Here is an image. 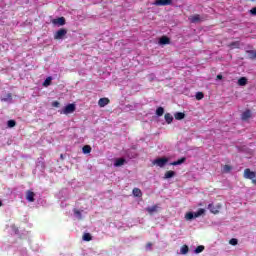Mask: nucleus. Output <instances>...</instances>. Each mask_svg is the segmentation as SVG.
Instances as JSON below:
<instances>
[{
  "instance_id": "obj_1",
  "label": "nucleus",
  "mask_w": 256,
  "mask_h": 256,
  "mask_svg": "<svg viewBox=\"0 0 256 256\" xmlns=\"http://www.w3.org/2000/svg\"><path fill=\"white\" fill-rule=\"evenodd\" d=\"M243 177L252 181L253 185H256V172L251 171V169L247 168L243 172Z\"/></svg>"
},
{
  "instance_id": "obj_2",
  "label": "nucleus",
  "mask_w": 256,
  "mask_h": 256,
  "mask_svg": "<svg viewBox=\"0 0 256 256\" xmlns=\"http://www.w3.org/2000/svg\"><path fill=\"white\" fill-rule=\"evenodd\" d=\"M76 111V104H68L64 107V109L61 111V114L69 115Z\"/></svg>"
},
{
  "instance_id": "obj_3",
  "label": "nucleus",
  "mask_w": 256,
  "mask_h": 256,
  "mask_svg": "<svg viewBox=\"0 0 256 256\" xmlns=\"http://www.w3.org/2000/svg\"><path fill=\"white\" fill-rule=\"evenodd\" d=\"M68 34V30L67 29H60V30H57L54 34V39L55 40H62L64 38V36H67Z\"/></svg>"
},
{
  "instance_id": "obj_4",
  "label": "nucleus",
  "mask_w": 256,
  "mask_h": 256,
  "mask_svg": "<svg viewBox=\"0 0 256 256\" xmlns=\"http://www.w3.org/2000/svg\"><path fill=\"white\" fill-rule=\"evenodd\" d=\"M167 162H169V159L166 157L157 158L154 161V165L158 166L159 168H164Z\"/></svg>"
},
{
  "instance_id": "obj_5",
  "label": "nucleus",
  "mask_w": 256,
  "mask_h": 256,
  "mask_svg": "<svg viewBox=\"0 0 256 256\" xmlns=\"http://www.w3.org/2000/svg\"><path fill=\"white\" fill-rule=\"evenodd\" d=\"M207 209H209L212 214L216 215L220 212L221 204H218L216 206L214 204H209L207 206Z\"/></svg>"
},
{
  "instance_id": "obj_6",
  "label": "nucleus",
  "mask_w": 256,
  "mask_h": 256,
  "mask_svg": "<svg viewBox=\"0 0 256 256\" xmlns=\"http://www.w3.org/2000/svg\"><path fill=\"white\" fill-rule=\"evenodd\" d=\"M173 0H156L154 5L156 6H169L172 5Z\"/></svg>"
},
{
  "instance_id": "obj_7",
  "label": "nucleus",
  "mask_w": 256,
  "mask_h": 256,
  "mask_svg": "<svg viewBox=\"0 0 256 256\" xmlns=\"http://www.w3.org/2000/svg\"><path fill=\"white\" fill-rule=\"evenodd\" d=\"M190 20L191 23L196 24V23H200L201 21H203L201 19L200 14H194L191 15L190 18H188Z\"/></svg>"
},
{
  "instance_id": "obj_8",
  "label": "nucleus",
  "mask_w": 256,
  "mask_h": 256,
  "mask_svg": "<svg viewBox=\"0 0 256 256\" xmlns=\"http://www.w3.org/2000/svg\"><path fill=\"white\" fill-rule=\"evenodd\" d=\"M26 200L29 202H34L35 201V193L32 190H27L26 191Z\"/></svg>"
},
{
  "instance_id": "obj_9",
  "label": "nucleus",
  "mask_w": 256,
  "mask_h": 256,
  "mask_svg": "<svg viewBox=\"0 0 256 256\" xmlns=\"http://www.w3.org/2000/svg\"><path fill=\"white\" fill-rule=\"evenodd\" d=\"M252 118V112H251V110H246V111H244L243 113H242V115H241V119L243 120V121H247L248 119H251Z\"/></svg>"
},
{
  "instance_id": "obj_10",
  "label": "nucleus",
  "mask_w": 256,
  "mask_h": 256,
  "mask_svg": "<svg viewBox=\"0 0 256 256\" xmlns=\"http://www.w3.org/2000/svg\"><path fill=\"white\" fill-rule=\"evenodd\" d=\"M109 103H110L109 98H100L99 101H98V105H99L100 108H104Z\"/></svg>"
},
{
  "instance_id": "obj_11",
  "label": "nucleus",
  "mask_w": 256,
  "mask_h": 256,
  "mask_svg": "<svg viewBox=\"0 0 256 256\" xmlns=\"http://www.w3.org/2000/svg\"><path fill=\"white\" fill-rule=\"evenodd\" d=\"M52 23L54 25H58V26H64L65 25V18L64 17H58L57 19H54L52 21Z\"/></svg>"
},
{
  "instance_id": "obj_12",
  "label": "nucleus",
  "mask_w": 256,
  "mask_h": 256,
  "mask_svg": "<svg viewBox=\"0 0 256 256\" xmlns=\"http://www.w3.org/2000/svg\"><path fill=\"white\" fill-rule=\"evenodd\" d=\"M171 40L169 37L163 36L159 39V45H170Z\"/></svg>"
},
{
  "instance_id": "obj_13",
  "label": "nucleus",
  "mask_w": 256,
  "mask_h": 256,
  "mask_svg": "<svg viewBox=\"0 0 256 256\" xmlns=\"http://www.w3.org/2000/svg\"><path fill=\"white\" fill-rule=\"evenodd\" d=\"M132 194H134V196L137 198H141L143 196L142 190L140 188L132 189Z\"/></svg>"
},
{
  "instance_id": "obj_14",
  "label": "nucleus",
  "mask_w": 256,
  "mask_h": 256,
  "mask_svg": "<svg viewBox=\"0 0 256 256\" xmlns=\"http://www.w3.org/2000/svg\"><path fill=\"white\" fill-rule=\"evenodd\" d=\"M185 161H187V158L182 157V158L178 159L177 161L170 163V165L171 166H179V165H182Z\"/></svg>"
},
{
  "instance_id": "obj_15",
  "label": "nucleus",
  "mask_w": 256,
  "mask_h": 256,
  "mask_svg": "<svg viewBox=\"0 0 256 256\" xmlns=\"http://www.w3.org/2000/svg\"><path fill=\"white\" fill-rule=\"evenodd\" d=\"M157 209H159V206L158 205H152L151 207H147L146 208V211L152 215L154 212H157Z\"/></svg>"
},
{
  "instance_id": "obj_16",
  "label": "nucleus",
  "mask_w": 256,
  "mask_h": 256,
  "mask_svg": "<svg viewBox=\"0 0 256 256\" xmlns=\"http://www.w3.org/2000/svg\"><path fill=\"white\" fill-rule=\"evenodd\" d=\"M125 162L126 160L124 158H118L116 162H114V167H122Z\"/></svg>"
},
{
  "instance_id": "obj_17",
  "label": "nucleus",
  "mask_w": 256,
  "mask_h": 256,
  "mask_svg": "<svg viewBox=\"0 0 256 256\" xmlns=\"http://www.w3.org/2000/svg\"><path fill=\"white\" fill-rule=\"evenodd\" d=\"M52 80H53V78H52L51 76H48V77L46 78V80L43 82V86H44V87L50 86V85L52 84Z\"/></svg>"
},
{
  "instance_id": "obj_18",
  "label": "nucleus",
  "mask_w": 256,
  "mask_h": 256,
  "mask_svg": "<svg viewBox=\"0 0 256 256\" xmlns=\"http://www.w3.org/2000/svg\"><path fill=\"white\" fill-rule=\"evenodd\" d=\"M92 151V148L90 145H85L82 147L83 154H89Z\"/></svg>"
},
{
  "instance_id": "obj_19",
  "label": "nucleus",
  "mask_w": 256,
  "mask_h": 256,
  "mask_svg": "<svg viewBox=\"0 0 256 256\" xmlns=\"http://www.w3.org/2000/svg\"><path fill=\"white\" fill-rule=\"evenodd\" d=\"M165 121L167 124H171L173 122V116L169 113L165 114Z\"/></svg>"
},
{
  "instance_id": "obj_20",
  "label": "nucleus",
  "mask_w": 256,
  "mask_h": 256,
  "mask_svg": "<svg viewBox=\"0 0 256 256\" xmlns=\"http://www.w3.org/2000/svg\"><path fill=\"white\" fill-rule=\"evenodd\" d=\"M82 239H83V241H85V242H90V241H92V236H91L90 233H84Z\"/></svg>"
},
{
  "instance_id": "obj_21",
  "label": "nucleus",
  "mask_w": 256,
  "mask_h": 256,
  "mask_svg": "<svg viewBox=\"0 0 256 256\" xmlns=\"http://www.w3.org/2000/svg\"><path fill=\"white\" fill-rule=\"evenodd\" d=\"M174 118H175L176 120H182V119L185 118V114L182 113V112H177L176 114H174Z\"/></svg>"
},
{
  "instance_id": "obj_22",
  "label": "nucleus",
  "mask_w": 256,
  "mask_h": 256,
  "mask_svg": "<svg viewBox=\"0 0 256 256\" xmlns=\"http://www.w3.org/2000/svg\"><path fill=\"white\" fill-rule=\"evenodd\" d=\"M232 169H233V168H232L230 165L225 164V165L223 166L222 172L227 174V173H230V171H231Z\"/></svg>"
},
{
  "instance_id": "obj_23",
  "label": "nucleus",
  "mask_w": 256,
  "mask_h": 256,
  "mask_svg": "<svg viewBox=\"0 0 256 256\" xmlns=\"http://www.w3.org/2000/svg\"><path fill=\"white\" fill-rule=\"evenodd\" d=\"M231 49H238L240 44L238 41H234V42H231L229 45H228Z\"/></svg>"
},
{
  "instance_id": "obj_24",
  "label": "nucleus",
  "mask_w": 256,
  "mask_h": 256,
  "mask_svg": "<svg viewBox=\"0 0 256 256\" xmlns=\"http://www.w3.org/2000/svg\"><path fill=\"white\" fill-rule=\"evenodd\" d=\"M238 85H240V86H245V85H247V78H246V77H241V78L238 80Z\"/></svg>"
},
{
  "instance_id": "obj_25",
  "label": "nucleus",
  "mask_w": 256,
  "mask_h": 256,
  "mask_svg": "<svg viewBox=\"0 0 256 256\" xmlns=\"http://www.w3.org/2000/svg\"><path fill=\"white\" fill-rule=\"evenodd\" d=\"M188 252H189V247L187 245H184L182 246V248H180V254L185 255V254H188Z\"/></svg>"
},
{
  "instance_id": "obj_26",
  "label": "nucleus",
  "mask_w": 256,
  "mask_h": 256,
  "mask_svg": "<svg viewBox=\"0 0 256 256\" xmlns=\"http://www.w3.org/2000/svg\"><path fill=\"white\" fill-rule=\"evenodd\" d=\"M164 114V108L163 107H158L157 110H156V115L158 117H162Z\"/></svg>"
},
{
  "instance_id": "obj_27",
  "label": "nucleus",
  "mask_w": 256,
  "mask_h": 256,
  "mask_svg": "<svg viewBox=\"0 0 256 256\" xmlns=\"http://www.w3.org/2000/svg\"><path fill=\"white\" fill-rule=\"evenodd\" d=\"M174 176H175V172L174 171L165 172V179H170V178H172Z\"/></svg>"
},
{
  "instance_id": "obj_28",
  "label": "nucleus",
  "mask_w": 256,
  "mask_h": 256,
  "mask_svg": "<svg viewBox=\"0 0 256 256\" xmlns=\"http://www.w3.org/2000/svg\"><path fill=\"white\" fill-rule=\"evenodd\" d=\"M195 97L197 101H201L205 98V95L202 92H197Z\"/></svg>"
},
{
  "instance_id": "obj_29",
  "label": "nucleus",
  "mask_w": 256,
  "mask_h": 256,
  "mask_svg": "<svg viewBox=\"0 0 256 256\" xmlns=\"http://www.w3.org/2000/svg\"><path fill=\"white\" fill-rule=\"evenodd\" d=\"M185 219H186V220H192V219H195V217H194V213H192V212H188V213H186V214H185Z\"/></svg>"
},
{
  "instance_id": "obj_30",
  "label": "nucleus",
  "mask_w": 256,
  "mask_h": 256,
  "mask_svg": "<svg viewBox=\"0 0 256 256\" xmlns=\"http://www.w3.org/2000/svg\"><path fill=\"white\" fill-rule=\"evenodd\" d=\"M202 251H205V246H197L196 249L194 250L196 254H199Z\"/></svg>"
},
{
  "instance_id": "obj_31",
  "label": "nucleus",
  "mask_w": 256,
  "mask_h": 256,
  "mask_svg": "<svg viewBox=\"0 0 256 256\" xmlns=\"http://www.w3.org/2000/svg\"><path fill=\"white\" fill-rule=\"evenodd\" d=\"M7 126H8V128H13V127H15V126H16V121H15V120H9V121L7 122Z\"/></svg>"
},
{
  "instance_id": "obj_32",
  "label": "nucleus",
  "mask_w": 256,
  "mask_h": 256,
  "mask_svg": "<svg viewBox=\"0 0 256 256\" xmlns=\"http://www.w3.org/2000/svg\"><path fill=\"white\" fill-rule=\"evenodd\" d=\"M248 53L250 54V59L251 60H255L256 59V51L250 50V51H248Z\"/></svg>"
},
{
  "instance_id": "obj_33",
  "label": "nucleus",
  "mask_w": 256,
  "mask_h": 256,
  "mask_svg": "<svg viewBox=\"0 0 256 256\" xmlns=\"http://www.w3.org/2000/svg\"><path fill=\"white\" fill-rule=\"evenodd\" d=\"M74 215L76 217H78V219H80V220L82 219V214H81V212L79 210L74 209Z\"/></svg>"
},
{
  "instance_id": "obj_34",
  "label": "nucleus",
  "mask_w": 256,
  "mask_h": 256,
  "mask_svg": "<svg viewBox=\"0 0 256 256\" xmlns=\"http://www.w3.org/2000/svg\"><path fill=\"white\" fill-rule=\"evenodd\" d=\"M229 243L233 246H236L238 244V239L237 238H231Z\"/></svg>"
},
{
  "instance_id": "obj_35",
  "label": "nucleus",
  "mask_w": 256,
  "mask_h": 256,
  "mask_svg": "<svg viewBox=\"0 0 256 256\" xmlns=\"http://www.w3.org/2000/svg\"><path fill=\"white\" fill-rule=\"evenodd\" d=\"M196 213H197V215L202 216L203 214H205V209L200 208V209H198V211Z\"/></svg>"
},
{
  "instance_id": "obj_36",
  "label": "nucleus",
  "mask_w": 256,
  "mask_h": 256,
  "mask_svg": "<svg viewBox=\"0 0 256 256\" xmlns=\"http://www.w3.org/2000/svg\"><path fill=\"white\" fill-rule=\"evenodd\" d=\"M52 106H53L54 108H59V107H60V103H59L58 101H54V102L52 103Z\"/></svg>"
},
{
  "instance_id": "obj_37",
  "label": "nucleus",
  "mask_w": 256,
  "mask_h": 256,
  "mask_svg": "<svg viewBox=\"0 0 256 256\" xmlns=\"http://www.w3.org/2000/svg\"><path fill=\"white\" fill-rule=\"evenodd\" d=\"M250 14L252 16H256V7H253L251 10H250Z\"/></svg>"
},
{
  "instance_id": "obj_38",
  "label": "nucleus",
  "mask_w": 256,
  "mask_h": 256,
  "mask_svg": "<svg viewBox=\"0 0 256 256\" xmlns=\"http://www.w3.org/2000/svg\"><path fill=\"white\" fill-rule=\"evenodd\" d=\"M193 216H194V219H197L200 217L197 212L193 213Z\"/></svg>"
},
{
  "instance_id": "obj_39",
  "label": "nucleus",
  "mask_w": 256,
  "mask_h": 256,
  "mask_svg": "<svg viewBox=\"0 0 256 256\" xmlns=\"http://www.w3.org/2000/svg\"><path fill=\"white\" fill-rule=\"evenodd\" d=\"M151 247H152V243L151 242L146 244V248H151Z\"/></svg>"
},
{
  "instance_id": "obj_40",
  "label": "nucleus",
  "mask_w": 256,
  "mask_h": 256,
  "mask_svg": "<svg viewBox=\"0 0 256 256\" xmlns=\"http://www.w3.org/2000/svg\"><path fill=\"white\" fill-rule=\"evenodd\" d=\"M216 79L221 80V79H222V75H221V74H218V75L216 76Z\"/></svg>"
},
{
  "instance_id": "obj_41",
  "label": "nucleus",
  "mask_w": 256,
  "mask_h": 256,
  "mask_svg": "<svg viewBox=\"0 0 256 256\" xmlns=\"http://www.w3.org/2000/svg\"><path fill=\"white\" fill-rule=\"evenodd\" d=\"M7 96L9 99H12V94L9 93Z\"/></svg>"
},
{
  "instance_id": "obj_42",
  "label": "nucleus",
  "mask_w": 256,
  "mask_h": 256,
  "mask_svg": "<svg viewBox=\"0 0 256 256\" xmlns=\"http://www.w3.org/2000/svg\"><path fill=\"white\" fill-rule=\"evenodd\" d=\"M3 206V202L0 200V207H2Z\"/></svg>"
},
{
  "instance_id": "obj_43",
  "label": "nucleus",
  "mask_w": 256,
  "mask_h": 256,
  "mask_svg": "<svg viewBox=\"0 0 256 256\" xmlns=\"http://www.w3.org/2000/svg\"><path fill=\"white\" fill-rule=\"evenodd\" d=\"M251 2H255V0H250Z\"/></svg>"
}]
</instances>
